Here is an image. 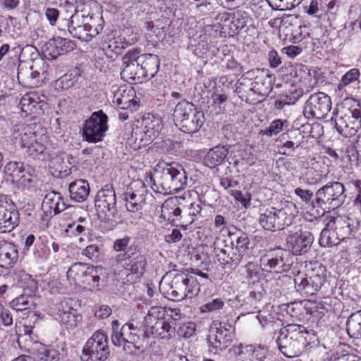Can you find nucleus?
<instances>
[{"mask_svg": "<svg viewBox=\"0 0 361 361\" xmlns=\"http://www.w3.org/2000/svg\"><path fill=\"white\" fill-rule=\"evenodd\" d=\"M109 355L108 337L102 331L94 332L82 349L85 361H104Z\"/></svg>", "mask_w": 361, "mask_h": 361, "instance_id": "nucleus-9", "label": "nucleus"}, {"mask_svg": "<svg viewBox=\"0 0 361 361\" xmlns=\"http://www.w3.org/2000/svg\"><path fill=\"white\" fill-rule=\"evenodd\" d=\"M107 123L108 116L102 110L92 113L83 124V140L90 143L102 141L109 128Z\"/></svg>", "mask_w": 361, "mask_h": 361, "instance_id": "nucleus-8", "label": "nucleus"}, {"mask_svg": "<svg viewBox=\"0 0 361 361\" xmlns=\"http://www.w3.org/2000/svg\"><path fill=\"white\" fill-rule=\"evenodd\" d=\"M116 204V194L112 187L106 185L97 192L95 206L98 212L104 215V219L109 220L114 217Z\"/></svg>", "mask_w": 361, "mask_h": 361, "instance_id": "nucleus-15", "label": "nucleus"}, {"mask_svg": "<svg viewBox=\"0 0 361 361\" xmlns=\"http://www.w3.org/2000/svg\"><path fill=\"white\" fill-rule=\"evenodd\" d=\"M61 324L67 329H73L76 327L81 321V317L75 311H63L60 314Z\"/></svg>", "mask_w": 361, "mask_h": 361, "instance_id": "nucleus-49", "label": "nucleus"}, {"mask_svg": "<svg viewBox=\"0 0 361 361\" xmlns=\"http://www.w3.org/2000/svg\"><path fill=\"white\" fill-rule=\"evenodd\" d=\"M11 306L16 311H23L35 307L33 296L22 294L11 302Z\"/></svg>", "mask_w": 361, "mask_h": 361, "instance_id": "nucleus-45", "label": "nucleus"}, {"mask_svg": "<svg viewBox=\"0 0 361 361\" xmlns=\"http://www.w3.org/2000/svg\"><path fill=\"white\" fill-rule=\"evenodd\" d=\"M68 191L71 200L76 202H82L87 199L90 188L87 180L78 179L69 184Z\"/></svg>", "mask_w": 361, "mask_h": 361, "instance_id": "nucleus-30", "label": "nucleus"}, {"mask_svg": "<svg viewBox=\"0 0 361 361\" xmlns=\"http://www.w3.org/2000/svg\"><path fill=\"white\" fill-rule=\"evenodd\" d=\"M224 305V302L221 298H216L202 305L200 311L202 313L210 312L221 309Z\"/></svg>", "mask_w": 361, "mask_h": 361, "instance_id": "nucleus-58", "label": "nucleus"}, {"mask_svg": "<svg viewBox=\"0 0 361 361\" xmlns=\"http://www.w3.org/2000/svg\"><path fill=\"white\" fill-rule=\"evenodd\" d=\"M123 266L131 274L140 276L145 271L146 261L142 255H138L130 259L129 262H126Z\"/></svg>", "mask_w": 361, "mask_h": 361, "instance_id": "nucleus-47", "label": "nucleus"}, {"mask_svg": "<svg viewBox=\"0 0 361 361\" xmlns=\"http://www.w3.org/2000/svg\"><path fill=\"white\" fill-rule=\"evenodd\" d=\"M18 259L17 246L7 241L0 242V267L10 269Z\"/></svg>", "mask_w": 361, "mask_h": 361, "instance_id": "nucleus-26", "label": "nucleus"}, {"mask_svg": "<svg viewBox=\"0 0 361 361\" xmlns=\"http://www.w3.org/2000/svg\"><path fill=\"white\" fill-rule=\"evenodd\" d=\"M106 274V270L101 266L88 265L82 285L88 286L91 289L98 290L102 276Z\"/></svg>", "mask_w": 361, "mask_h": 361, "instance_id": "nucleus-35", "label": "nucleus"}, {"mask_svg": "<svg viewBox=\"0 0 361 361\" xmlns=\"http://www.w3.org/2000/svg\"><path fill=\"white\" fill-rule=\"evenodd\" d=\"M204 122L203 112L197 109L177 127L186 133H195L200 130Z\"/></svg>", "mask_w": 361, "mask_h": 361, "instance_id": "nucleus-31", "label": "nucleus"}, {"mask_svg": "<svg viewBox=\"0 0 361 361\" xmlns=\"http://www.w3.org/2000/svg\"><path fill=\"white\" fill-rule=\"evenodd\" d=\"M42 208L47 215L52 216L65 210L66 205L59 192L50 191L44 197Z\"/></svg>", "mask_w": 361, "mask_h": 361, "instance_id": "nucleus-24", "label": "nucleus"}, {"mask_svg": "<svg viewBox=\"0 0 361 361\" xmlns=\"http://www.w3.org/2000/svg\"><path fill=\"white\" fill-rule=\"evenodd\" d=\"M123 68L121 72V78L127 81H136L139 82V80H142V77H140V64L139 63H123Z\"/></svg>", "mask_w": 361, "mask_h": 361, "instance_id": "nucleus-43", "label": "nucleus"}, {"mask_svg": "<svg viewBox=\"0 0 361 361\" xmlns=\"http://www.w3.org/2000/svg\"><path fill=\"white\" fill-rule=\"evenodd\" d=\"M5 200V196H0V233L13 231L19 221L18 212L15 209H7Z\"/></svg>", "mask_w": 361, "mask_h": 361, "instance_id": "nucleus-20", "label": "nucleus"}, {"mask_svg": "<svg viewBox=\"0 0 361 361\" xmlns=\"http://www.w3.org/2000/svg\"><path fill=\"white\" fill-rule=\"evenodd\" d=\"M319 164L314 159L311 160L310 166L307 167L304 176L309 184H316L323 180V174L319 169Z\"/></svg>", "mask_w": 361, "mask_h": 361, "instance_id": "nucleus-41", "label": "nucleus"}, {"mask_svg": "<svg viewBox=\"0 0 361 361\" xmlns=\"http://www.w3.org/2000/svg\"><path fill=\"white\" fill-rule=\"evenodd\" d=\"M80 71L77 68L57 79L54 84V89L57 91H63L72 87L78 80Z\"/></svg>", "mask_w": 361, "mask_h": 361, "instance_id": "nucleus-37", "label": "nucleus"}, {"mask_svg": "<svg viewBox=\"0 0 361 361\" xmlns=\"http://www.w3.org/2000/svg\"><path fill=\"white\" fill-rule=\"evenodd\" d=\"M66 4H67L68 8H69L71 12H73L68 23V32L73 37L79 39V37H81L83 24L86 22L85 18H90V16H85V15L78 13L72 3L66 1Z\"/></svg>", "mask_w": 361, "mask_h": 361, "instance_id": "nucleus-29", "label": "nucleus"}, {"mask_svg": "<svg viewBox=\"0 0 361 361\" xmlns=\"http://www.w3.org/2000/svg\"><path fill=\"white\" fill-rule=\"evenodd\" d=\"M219 240L214 239V252L215 257L221 264H231V265L236 266L235 264V261L233 257V251L228 253L224 247H220Z\"/></svg>", "mask_w": 361, "mask_h": 361, "instance_id": "nucleus-44", "label": "nucleus"}, {"mask_svg": "<svg viewBox=\"0 0 361 361\" xmlns=\"http://www.w3.org/2000/svg\"><path fill=\"white\" fill-rule=\"evenodd\" d=\"M235 328L228 321L212 322L207 336L208 349L214 355L225 350L231 343Z\"/></svg>", "mask_w": 361, "mask_h": 361, "instance_id": "nucleus-4", "label": "nucleus"}, {"mask_svg": "<svg viewBox=\"0 0 361 361\" xmlns=\"http://www.w3.org/2000/svg\"><path fill=\"white\" fill-rule=\"evenodd\" d=\"M326 279V268L317 264L305 276H296L294 279L295 287L301 295H313L324 286Z\"/></svg>", "mask_w": 361, "mask_h": 361, "instance_id": "nucleus-6", "label": "nucleus"}, {"mask_svg": "<svg viewBox=\"0 0 361 361\" xmlns=\"http://www.w3.org/2000/svg\"><path fill=\"white\" fill-rule=\"evenodd\" d=\"M180 214L181 209L177 197H169L162 204L161 217L164 220L173 223L180 216Z\"/></svg>", "mask_w": 361, "mask_h": 361, "instance_id": "nucleus-32", "label": "nucleus"}, {"mask_svg": "<svg viewBox=\"0 0 361 361\" xmlns=\"http://www.w3.org/2000/svg\"><path fill=\"white\" fill-rule=\"evenodd\" d=\"M259 223L265 230L271 231L277 230V226L275 222L274 214L272 212L271 207L260 210Z\"/></svg>", "mask_w": 361, "mask_h": 361, "instance_id": "nucleus-42", "label": "nucleus"}, {"mask_svg": "<svg viewBox=\"0 0 361 361\" xmlns=\"http://www.w3.org/2000/svg\"><path fill=\"white\" fill-rule=\"evenodd\" d=\"M250 8L258 18H267L269 13V4L266 0H259L257 3L252 2Z\"/></svg>", "mask_w": 361, "mask_h": 361, "instance_id": "nucleus-53", "label": "nucleus"}, {"mask_svg": "<svg viewBox=\"0 0 361 361\" xmlns=\"http://www.w3.org/2000/svg\"><path fill=\"white\" fill-rule=\"evenodd\" d=\"M24 169L25 168L22 162L9 161L5 166L4 171L12 178L11 180L14 182L20 173H23Z\"/></svg>", "mask_w": 361, "mask_h": 361, "instance_id": "nucleus-55", "label": "nucleus"}, {"mask_svg": "<svg viewBox=\"0 0 361 361\" xmlns=\"http://www.w3.org/2000/svg\"><path fill=\"white\" fill-rule=\"evenodd\" d=\"M231 241V248L235 265H238L250 253V241L247 235L241 230L233 228V231L228 236Z\"/></svg>", "mask_w": 361, "mask_h": 361, "instance_id": "nucleus-14", "label": "nucleus"}, {"mask_svg": "<svg viewBox=\"0 0 361 361\" xmlns=\"http://www.w3.org/2000/svg\"><path fill=\"white\" fill-rule=\"evenodd\" d=\"M196 331V324L190 322L183 324L178 329V334L184 338L192 336Z\"/></svg>", "mask_w": 361, "mask_h": 361, "instance_id": "nucleus-61", "label": "nucleus"}, {"mask_svg": "<svg viewBox=\"0 0 361 361\" xmlns=\"http://www.w3.org/2000/svg\"><path fill=\"white\" fill-rule=\"evenodd\" d=\"M293 264V257L286 250L278 248L269 251L260 258V267L266 271L286 272Z\"/></svg>", "mask_w": 361, "mask_h": 361, "instance_id": "nucleus-10", "label": "nucleus"}, {"mask_svg": "<svg viewBox=\"0 0 361 361\" xmlns=\"http://www.w3.org/2000/svg\"><path fill=\"white\" fill-rule=\"evenodd\" d=\"M140 128V140L146 145L158 136L161 129V120L159 116L145 115L142 117Z\"/></svg>", "mask_w": 361, "mask_h": 361, "instance_id": "nucleus-17", "label": "nucleus"}, {"mask_svg": "<svg viewBox=\"0 0 361 361\" xmlns=\"http://www.w3.org/2000/svg\"><path fill=\"white\" fill-rule=\"evenodd\" d=\"M34 181L30 172L24 169L23 173H20L14 182L23 188H30L32 186Z\"/></svg>", "mask_w": 361, "mask_h": 361, "instance_id": "nucleus-59", "label": "nucleus"}, {"mask_svg": "<svg viewBox=\"0 0 361 361\" xmlns=\"http://www.w3.org/2000/svg\"><path fill=\"white\" fill-rule=\"evenodd\" d=\"M252 354L251 357L253 360L256 361H264L267 357L268 350L266 348L254 347L252 345Z\"/></svg>", "mask_w": 361, "mask_h": 361, "instance_id": "nucleus-64", "label": "nucleus"}, {"mask_svg": "<svg viewBox=\"0 0 361 361\" xmlns=\"http://www.w3.org/2000/svg\"><path fill=\"white\" fill-rule=\"evenodd\" d=\"M126 48V44L120 37H114L102 44L104 54L109 59L115 60Z\"/></svg>", "mask_w": 361, "mask_h": 361, "instance_id": "nucleus-34", "label": "nucleus"}, {"mask_svg": "<svg viewBox=\"0 0 361 361\" xmlns=\"http://www.w3.org/2000/svg\"><path fill=\"white\" fill-rule=\"evenodd\" d=\"M43 95L32 91L25 94L20 99V106L25 116L39 114L44 105Z\"/></svg>", "mask_w": 361, "mask_h": 361, "instance_id": "nucleus-21", "label": "nucleus"}, {"mask_svg": "<svg viewBox=\"0 0 361 361\" xmlns=\"http://www.w3.org/2000/svg\"><path fill=\"white\" fill-rule=\"evenodd\" d=\"M88 264L78 262L71 265L67 271V279L71 284L82 285Z\"/></svg>", "mask_w": 361, "mask_h": 361, "instance_id": "nucleus-36", "label": "nucleus"}, {"mask_svg": "<svg viewBox=\"0 0 361 361\" xmlns=\"http://www.w3.org/2000/svg\"><path fill=\"white\" fill-rule=\"evenodd\" d=\"M33 361H59V353L54 348H47L39 345L32 355L30 356Z\"/></svg>", "mask_w": 361, "mask_h": 361, "instance_id": "nucleus-40", "label": "nucleus"}, {"mask_svg": "<svg viewBox=\"0 0 361 361\" xmlns=\"http://www.w3.org/2000/svg\"><path fill=\"white\" fill-rule=\"evenodd\" d=\"M359 75L360 72L358 69H350L344 75H343L339 84L338 85V90L341 92L348 85L355 82L358 79Z\"/></svg>", "mask_w": 361, "mask_h": 361, "instance_id": "nucleus-57", "label": "nucleus"}, {"mask_svg": "<svg viewBox=\"0 0 361 361\" xmlns=\"http://www.w3.org/2000/svg\"><path fill=\"white\" fill-rule=\"evenodd\" d=\"M357 223L352 221L351 224L345 225V227H341L339 229H335L336 234L338 236L339 240H344L345 238H349L350 235L355 231L357 229Z\"/></svg>", "mask_w": 361, "mask_h": 361, "instance_id": "nucleus-60", "label": "nucleus"}, {"mask_svg": "<svg viewBox=\"0 0 361 361\" xmlns=\"http://www.w3.org/2000/svg\"><path fill=\"white\" fill-rule=\"evenodd\" d=\"M156 179L151 186L152 190L160 194H171L185 188L188 176L183 166L177 162L167 163L160 161L157 164Z\"/></svg>", "mask_w": 361, "mask_h": 361, "instance_id": "nucleus-2", "label": "nucleus"}, {"mask_svg": "<svg viewBox=\"0 0 361 361\" xmlns=\"http://www.w3.org/2000/svg\"><path fill=\"white\" fill-rule=\"evenodd\" d=\"M140 330L132 323H127L123 326V334L126 341L124 351L126 353L132 354L140 348L137 345L140 340Z\"/></svg>", "mask_w": 361, "mask_h": 361, "instance_id": "nucleus-28", "label": "nucleus"}, {"mask_svg": "<svg viewBox=\"0 0 361 361\" xmlns=\"http://www.w3.org/2000/svg\"><path fill=\"white\" fill-rule=\"evenodd\" d=\"M276 343L281 353L287 357H295L303 350L300 343L292 340L290 336L285 334V331L281 330L279 332Z\"/></svg>", "mask_w": 361, "mask_h": 361, "instance_id": "nucleus-25", "label": "nucleus"}, {"mask_svg": "<svg viewBox=\"0 0 361 361\" xmlns=\"http://www.w3.org/2000/svg\"><path fill=\"white\" fill-rule=\"evenodd\" d=\"M49 44H53L57 49V54H62L66 52H69L75 49V43L68 39L57 37L54 38L52 42H49Z\"/></svg>", "mask_w": 361, "mask_h": 361, "instance_id": "nucleus-52", "label": "nucleus"}, {"mask_svg": "<svg viewBox=\"0 0 361 361\" xmlns=\"http://www.w3.org/2000/svg\"><path fill=\"white\" fill-rule=\"evenodd\" d=\"M166 316V308L160 306L152 307L145 317V333L154 337L169 338L173 329L167 322Z\"/></svg>", "mask_w": 361, "mask_h": 361, "instance_id": "nucleus-5", "label": "nucleus"}, {"mask_svg": "<svg viewBox=\"0 0 361 361\" xmlns=\"http://www.w3.org/2000/svg\"><path fill=\"white\" fill-rule=\"evenodd\" d=\"M281 330L285 331V334L292 340L300 343L302 350L315 338L313 331H309L305 326L300 324H288Z\"/></svg>", "mask_w": 361, "mask_h": 361, "instance_id": "nucleus-22", "label": "nucleus"}, {"mask_svg": "<svg viewBox=\"0 0 361 361\" xmlns=\"http://www.w3.org/2000/svg\"><path fill=\"white\" fill-rule=\"evenodd\" d=\"M271 209L278 231L291 225L298 212L295 204L288 201L281 204L280 208L271 207Z\"/></svg>", "mask_w": 361, "mask_h": 361, "instance_id": "nucleus-18", "label": "nucleus"}, {"mask_svg": "<svg viewBox=\"0 0 361 361\" xmlns=\"http://www.w3.org/2000/svg\"><path fill=\"white\" fill-rule=\"evenodd\" d=\"M86 22L83 24L80 39L90 41L97 36L104 28V20L102 16H90L85 18Z\"/></svg>", "mask_w": 361, "mask_h": 361, "instance_id": "nucleus-27", "label": "nucleus"}, {"mask_svg": "<svg viewBox=\"0 0 361 361\" xmlns=\"http://www.w3.org/2000/svg\"><path fill=\"white\" fill-rule=\"evenodd\" d=\"M195 109V106L185 99L178 102L176 105L173 114V118L176 126H178L182 121L188 117L190 114H192Z\"/></svg>", "mask_w": 361, "mask_h": 361, "instance_id": "nucleus-38", "label": "nucleus"}, {"mask_svg": "<svg viewBox=\"0 0 361 361\" xmlns=\"http://www.w3.org/2000/svg\"><path fill=\"white\" fill-rule=\"evenodd\" d=\"M284 124H287V121L276 119L271 123L268 128L262 130L260 134L269 137L276 135L283 130Z\"/></svg>", "mask_w": 361, "mask_h": 361, "instance_id": "nucleus-56", "label": "nucleus"}, {"mask_svg": "<svg viewBox=\"0 0 361 361\" xmlns=\"http://www.w3.org/2000/svg\"><path fill=\"white\" fill-rule=\"evenodd\" d=\"M113 102L120 109H130L131 111L136 110L135 92L132 87L123 85L113 90Z\"/></svg>", "mask_w": 361, "mask_h": 361, "instance_id": "nucleus-19", "label": "nucleus"}, {"mask_svg": "<svg viewBox=\"0 0 361 361\" xmlns=\"http://www.w3.org/2000/svg\"><path fill=\"white\" fill-rule=\"evenodd\" d=\"M303 90L301 88L295 89L291 92L290 94L281 97L277 102L279 108H282L285 105H291L297 102V101L302 96Z\"/></svg>", "mask_w": 361, "mask_h": 361, "instance_id": "nucleus-54", "label": "nucleus"}, {"mask_svg": "<svg viewBox=\"0 0 361 361\" xmlns=\"http://www.w3.org/2000/svg\"><path fill=\"white\" fill-rule=\"evenodd\" d=\"M159 288L166 297L174 301L192 298L200 290L197 279L183 273L166 274L162 278Z\"/></svg>", "mask_w": 361, "mask_h": 361, "instance_id": "nucleus-3", "label": "nucleus"}, {"mask_svg": "<svg viewBox=\"0 0 361 361\" xmlns=\"http://www.w3.org/2000/svg\"><path fill=\"white\" fill-rule=\"evenodd\" d=\"M314 238L310 232L297 226L290 230L286 239L287 251L291 255H302L310 250Z\"/></svg>", "mask_w": 361, "mask_h": 361, "instance_id": "nucleus-11", "label": "nucleus"}, {"mask_svg": "<svg viewBox=\"0 0 361 361\" xmlns=\"http://www.w3.org/2000/svg\"><path fill=\"white\" fill-rule=\"evenodd\" d=\"M211 231L214 235V239L220 240L221 237L228 236L233 231V228H228L225 217L218 214L214 216Z\"/></svg>", "mask_w": 361, "mask_h": 361, "instance_id": "nucleus-39", "label": "nucleus"}, {"mask_svg": "<svg viewBox=\"0 0 361 361\" xmlns=\"http://www.w3.org/2000/svg\"><path fill=\"white\" fill-rule=\"evenodd\" d=\"M228 153V148L224 145H217L210 149L205 154L203 162L209 168H214L223 163Z\"/></svg>", "mask_w": 361, "mask_h": 361, "instance_id": "nucleus-33", "label": "nucleus"}, {"mask_svg": "<svg viewBox=\"0 0 361 361\" xmlns=\"http://www.w3.org/2000/svg\"><path fill=\"white\" fill-rule=\"evenodd\" d=\"M335 126L338 132L345 137L355 135L361 128V111L358 108L348 109L343 116H337Z\"/></svg>", "mask_w": 361, "mask_h": 361, "instance_id": "nucleus-12", "label": "nucleus"}, {"mask_svg": "<svg viewBox=\"0 0 361 361\" xmlns=\"http://www.w3.org/2000/svg\"><path fill=\"white\" fill-rule=\"evenodd\" d=\"M202 206L199 203L192 202L191 203L188 209V214L180 218H184V222L186 223L185 226H183L185 229L187 228L188 225L192 224L195 220L201 216Z\"/></svg>", "mask_w": 361, "mask_h": 361, "instance_id": "nucleus-51", "label": "nucleus"}, {"mask_svg": "<svg viewBox=\"0 0 361 361\" xmlns=\"http://www.w3.org/2000/svg\"><path fill=\"white\" fill-rule=\"evenodd\" d=\"M252 350V345H244L243 344L233 345L230 349V352L235 356L238 361H252L251 357Z\"/></svg>", "mask_w": 361, "mask_h": 361, "instance_id": "nucleus-48", "label": "nucleus"}, {"mask_svg": "<svg viewBox=\"0 0 361 361\" xmlns=\"http://www.w3.org/2000/svg\"><path fill=\"white\" fill-rule=\"evenodd\" d=\"M330 97L321 92L310 95L305 103V111L317 118H323L331 110Z\"/></svg>", "mask_w": 361, "mask_h": 361, "instance_id": "nucleus-16", "label": "nucleus"}, {"mask_svg": "<svg viewBox=\"0 0 361 361\" xmlns=\"http://www.w3.org/2000/svg\"><path fill=\"white\" fill-rule=\"evenodd\" d=\"M316 203L319 207L325 206L328 209H334L341 206L345 201V188L338 181H332L317 190L316 192Z\"/></svg>", "mask_w": 361, "mask_h": 361, "instance_id": "nucleus-7", "label": "nucleus"}, {"mask_svg": "<svg viewBox=\"0 0 361 361\" xmlns=\"http://www.w3.org/2000/svg\"><path fill=\"white\" fill-rule=\"evenodd\" d=\"M126 207L129 212H140L146 204L147 190L141 180L130 184V188L125 194Z\"/></svg>", "mask_w": 361, "mask_h": 361, "instance_id": "nucleus-13", "label": "nucleus"}, {"mask_svg": "<svg viewBox=\"0 0 361 361\" xmlns=\"http://www.w3.org/2000/svg\"><path fill=\"white\" fill-rule=\"evenodd\" d=\"M159 59L155 54H147L142 55L140 63V77L139 82L149 80L152 78L158 72L159 68Z\"/></svg>", "mask_w": 361, "mask_h": 361, "instance_id": "nucleus-23", "label": "nucleus"}, {"mask_svg": "<svg viewBox=\"0 0 361 361\" xmlns=\"http://www.w3.org/2000/svg\"><path fill=\"white\" fill-rule=\"evenodd\" d=\"M44 15L47 20L49 21L51 26L56 25L57 20L59 17V11L57 8L52 7H47L45 8Z\"/></svg>", "mask_w": 361, "mask_h": 361, "instance_id": "nucleus-63", "label": "nucleus"}, {"mask_svg": "<svg viewBox=\"0 0 361 361\" xmlns=\"http://www.w3.org/2000/svg\"><path fill=\"white\" fill-rule=\"evenodd\" d=\"M338 240L339 238L335 229L331 231L329 228H324L320 233L319 242L322 247H331L337 245Z\"/></svg>", "mask_w": 361, "mask_h": 361, "instance_id": "nucleus-50", "label": "nucleus"}, {"mask_svg": "<svg viewBox=\"0 0 361 361\" xmlns=\"http://www.w3.org/2000/svg\"><path fill=\"white\" fill-rule=\"evenodd\" d=\"M140 51L138 49H133L129 50L123 57V63H140V58L142 55L140 54Z\"/></svg>", "mask_w": 361, "mask_h": 361, "instance_id": "nucleus-62", "label": "nucleus"}, {"mask_svg": "<svg viewBox=\"0 0 361 361\" xmlns=\"http://www.w3.org/2000/svg\"><path fill=\"white\" fill-rule=\"evenodd\" d=\"M12 136L28 156L41 160L49 157V138L46 129L37 123L18 124L13 127Z\"/></svg>", "mask_w": 361, "mask_h": 361, "instance_id": "nucleus-1", "label": "nucleus"}, {"mask_svg": "<svg viewBox=\"0 0 361 361\" xmlns=\"http://www.w3.org/2000/svg\"><path fill=\"white\" fill-rule=\"evenodd\" d=\"M13 280L18 286L24 289H34L36 288V282L32 276L24 271H17L13 274Z\"/></svg>", "mask_w": 361, "mask_h": 361, "instance_id": "nucleus-46", "label": "nucleus"}]
</instances>
